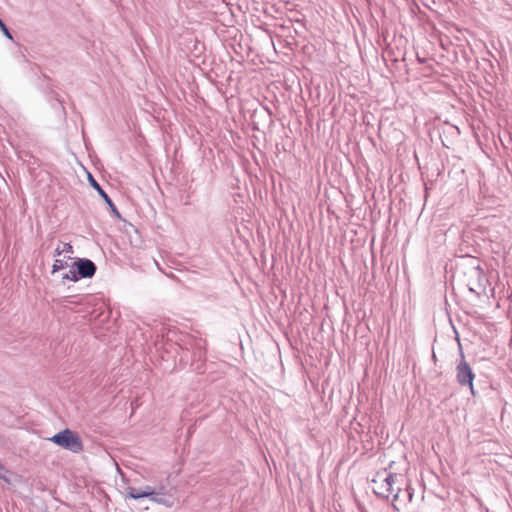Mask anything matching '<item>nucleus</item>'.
<instances>
[{"mask_svg":"<svg viewBox=\"0 0 512 512\" xmlns=\"http://www.w3.org/2000/svg\"><path fill=\"white\" fill-rule=\"evenodd\" d=\"M417 61L419 63H425L426 62V59L425 58H421L420 56L417 55Z\"/></svg>","mask_w":512,"mask_h":512,"instance_id":"nucleus-13","label":"nucleus"},{"mask_svg":"<svg viewBox=\"0 0 512 512\" xmlns=\"http://www.w3.org/2000/svg\"><path fill=\"white\" fill-rule=\"evenodd\" d=\"M389 472L385 469L383 472H378L374 479H372L373 483V491L378 497H382L387 499V485L389 484L388 479L386 480V475Z\"/></svg>","mask_w":512,"mask_h":512,"instance_id":"nucleus-6","label":"nucleus"},{"mask_svg":"<svg viewBox=\"0 0 512 512\" xmlns=\"http://www.w3.org/2000/svg\"><path fill=\"white\" fill-rule=\"evenodd\" d=\"M72 253L73 252V248H72V245L70 243H65L63 248H60L59 246L55 249V255L56 256H60L62 253Z\"/></svg>","mask_w":512,"mask_h":512,"instance_id":"nucleus-8","label":"nucleus"},{"mask_svg":"<svg viewBox=\"0 0 512 512\" xmlns=\"http://www.w3.org/2000/svg\"><path fill=\"white\" fill-rule=\"evenodd\" d=\"M196 345L198 347V352L195 353V356L197 355L198 358L201 359L205 355V353L202 351L201 340L197 341Z\"/></svg>","mask_w":512,"mask_h":512,"instance_id":"nucleus-12","label":"nucleus"},{"mask_svg":"<svg viewBox=\"0 0 512 512\" xmlns=\"http://www.w3.org/2000/svg\"><path fill=\"white\" fill-rule=\"evenodd\" d=\"M63 279L64 280H70V281H73V282H77L80 278L76 274V269H75V270H69L67 273H65L63 275Z\"/></svg>","mask_w":512,"mask_h":512,"instance_id":"nucleus-9","label":"nucleus"},{"mask_svg":"<svg viewBox=\"0 0 512 512\" xmlns=\"http://www.w3.org/2000/svg\"><path fill=\"white\" fill-rule=\"evenodd\" d=\"M89 178V183L90 185L97 190V192L99 193V195L101 196V198L105 201V203L109 206L112 214L117 217L118 219H121V214L120 212L118 211L116 205L113 203V201L111 200V198L108 196V194L102 189V187L100 186V184L94 179V177L89 174L88 176Z\"/></svg>","mask_w":512,"mask_h":512,"instance_id":"nucleus-7","label":"nucleus"},{"mask_svg":"<svg viewBox=\"0 0 512 512\" xmlns=\"http://www.w3.org/2000/svg\"><path fill=\"white\" fill-rule=\"evenodd\" d=\"M48 440L55 445L73 453H80L83 451V443L81 438L76 432L68 428L56 433L52 437L48 438Z\"/></svg>","mask_w":512,"mask_h":512,"instance_id":"nucleus-3","label":"nucleus"},{"mask_svg":"<svg viewBox=\"0 0 512 512\" xmlns=\"http://www.w3.org/2000/svg\"><path fill=\"white\" fill-rule=\"evenodd\" d=\"M0 29L1 31L3 32V34L8 38V39H12V34L11 32L9 31V29L7 28V26L5 25V23L2 21V19L0 18Z\"/></svg>","mask_w":512,"mask_h":512,"instance_id":"nucleus-11","label":"nucleus"},{"mask_svg":"<svg viewBox=\"0 0 512 512\" xmlns=\"http://www.w3.org/2000/svg\"><path fill=\"white\" fill-rule=\"evenodd\" d=\"M79 278H92L97 270L95 263L87 258H79L74 262Z\"/></svg>","mask_w":512,"mask_h":512,"instance_id":"nucleus-5","label":"nucleus"},{"mask_svg":"<svg viewBox=\"0 0 512 512\" xmlns=\"http://www.w3.org/2000/svg\"><path fill=\"white\" fill-rule=\"evenodd\" d=\"M65 265H66L65 261L56 259L52 266V273L54 274V273L58 272L59 270L63 269L65 267Z\"/></svg>","mask_w":512,"mask_h":512,"instance_id":"nucleus-10","label":"nucleus"},{"mask_svg":"<svg viewBox=\"0 0 512 512\" xmlns=\"http://www.w3.org/2000/svg\"><path fill=\"white\" fill-rule=\"evenodd\" d=\"M456 340L458 343L459 356H460V360L458 361L456 368H455L457 383L461 387L468 386L471 394L473 396H475L476 392L474 390V385H473L475 374H474L470 364L465 360L464 352H463L460 338L458 335L456 336Z\"/></svg>","mask_w":512,"mask_h":512,"instance_id":"nucleus-2","label":"nucleus"},{"mask_svg":"<svg viewBox=\"0 0 512 512\" xmlns=\"http://www.w3.org/2000/svg\"><path fill=\"white\" fill-rule=\"evenodd\" d=\"M126 498L130 499H141V498H149L151 501L163 504V505H170L169 497L165 493V488L161 487L160 491H155L151 486H145L143 489H136L133 487H128L126 489Z\"/></svg>","mask_w":512,"mask_h":512,"instance_id":"nucleus-4","label":"nucleus"},{"mask_svg":"<svg viewBox=\"0 0 512 512\" xmlns=\"http://www.w3.org/2000/svg\"><path fill=\"white\" fill-rule=\"evenodd\" d=\"M388 479L389 484L387 485V499L392 496V506L399 511L400 508L397 506V502L407 499L408 502H411L413 497V489L407 487L401 496L402 492V484H403V475L398 473L389 472L386 475V480Z\"/></svg>","mask_w":512,"mask_h":512,"instance_id":"nucleus-1","label":"nucleus"}]
</instances>
